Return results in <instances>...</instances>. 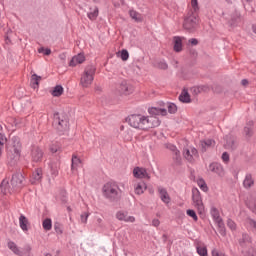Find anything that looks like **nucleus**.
<instances>
[{"label": "nucleus", "instance_id": "f257e3e1", "mask_svg": "<svg viewBox=\"0 0 256 256\" xmlns=\"http://www.w3.org/2000/svg\"><path fill=\"white\" fill-rule=\"evenodd\" d=\"M127 122L130 127L134 129H153L161 125L159 118L155 116H145L141 114H132L127 118Z\"/></svg>", "mask_w": 256, "mask_h": 256}, {"label": "nucleus", "instance_id": "f03ea898", "mask_svg": "<svg viewBox=\"0 0 256 256\" xmlns=\"http://www.w3.org/2000/svg\"><path fill=\"white\" fill-rule=\"evenodd\" d=\"M9 185V181L3 180L0 185V191L3 195H7V193H13L16 189H21L23 185H25V176L21 172H17L12 175V179L10 182L11 187L7 188Z\"/></svg>", "mask_w": 256, "mask_h": 256}, {"label": "nucleus", "instance_id": "7ed1b4c3", "mask_svg": "<svg viewBox=\"0 0 256 256\" xmlns=\"http://www.w3.org/2000/svg\"><path fill=\"white\" fill-rule=\"evenodd\" d=\"M13 145L7 148V159L11 165H15L21 157V142L17 137L12 138Z\"/></svg>", "mask_w": 256, "mask_h": 256}, {"label": "nucleus", "instance_id": "20e7f679", "mask_svg": "<svg viewBox=\"0 0 256 256\" xmlns=\"http://www.w3.org/2000/svg\"><path fill=\"white\" fill-rule=\"evenodd\" d=\"M95 71H97V69L93 65H88L85 67L84 72L80 78L81 87L84 89H89V87L93 85V81L95 79Z\"/></svg>", "mask_w": 256, "mask_h": 256}, {"label": "nucleus", "instance_id": "39448f33", "mask_svg": "<svg viewBox=\"0 0 256 256\" xmlns=\"http://www.w3.org/2000/svg\"><path fill=\"white\" fill-rule=\"evenodd\" d=\"M53 127L59 135H65L69 131V120L63 114L54 113Z\"/></svg>", "mask_w": 256, "mask_h": 256}, {"label": "nucleus", "instance_id": "423d86ee", "mask_svg": "<svg viewBox=\"0 0 256 256\" xmlns=\"http://www.w3.org/2000/svg\"><path fill=\"white\" fill-rule=\"evenodd\" d=\"M120 192L121 189L119 188V184H117V182H107L102 188L103 196L110 201H115V199L119 197Z\"/></svg>", "mask_w": 256, "mask_h": 256}, {"label": "nucleus", "instance_id": "0eeeda50", "mask_svg": "<svg viewBox=\"0 0 256 256\" xmlns=\"http://www.w3.org/2000/svg\"><path fill=\"white\" fill-rule=\"evenodd\" d=\"M192 205L197 209L199 215L205 214V204L198 188H192Z\"/></svg>", "mask_w": 256, "mask_h": 256}, {"label": "nucleus", "instance_id": "6e6552de", "mask_svg": "<svg viewBox=\"0 0 256 256\" xmlns=\"http://www.w3.org/2000/svg\"><path fill=\"white\" fill-rule=\"evenodd\" d=\"M199 26V17L196 14H191L184 19L183 27L186 31L193 32Z\"/></svg>", "mask_w": 256, "mask_h": 256}, {"label": "nucleus", "instance_id": "1a4fd4ad", "mask_svg": "<svg viewBox=\"0 0 256 256\" xmlns=\"http://www.w3.org/2000/svg\"><path fill=\"white\" fill-rule=\"evenodd\" d=\"M183 157L189 161V163H195V160L199 159V151H197V148L190 146L184 149Z\"/></svg>", "mask_w": 256, "mask_h": 256}, {"label": "nucleus", "instance_id": "9d476101", "mask_svg": "<svg viewBox=\"0 0 256 256\" xmlns=\"http://www.w3.org/2000/svg\"><path fill=\"white\" fill-rule=\"evenodd\" d=\"M209 171H211V173H215L220 179H223L226 174L223 165L217 162H213L209 165Z\"/></svg>", "mask_w": 256, "mask_h": 256}, {"label": "nucleus", "instance_id": "9b49d317", "mask_svg": "<svg viewBox=\"0 0 256 256\" xmlns=\"http://www.w3.org/2000/svg\"><path fill=\"white\" fill-rule=\"evenodd\" d=\"M116 219L118 221H124V223H135V216H129V212L120 210L116 213Z\"/></svg>", "mask_w": 256, "mask_h": 256}, {"label": "nucleus", "instance_id": "f8f14e48", "mask_svg": "<svg viewBox=\"0 0 256 256\" xmlns=\"http://www.w3.org/2000/svg\"><path fill=\"white\" fill-rule=\"evenodd\" d=\"M133 175L136 179H151L147 169L142 167H135L133 170Z\"/></svg>", "mask_w": 256, "mask_h": 256}, {"label": "nucleus", "instance_id": "ddd939ff", "mask_svg": "<svg viewBox=\"0 0 256 256\" xmlns=\"http://www.w3.org/2000/svg\"><path fill=\"white\" fill-rule=\"evenodd\" d=\"M31 157L32 161H34L35 163H39V161L43 159V150H41L39 146H32Z\"/></svg>", "mask_w": 256, "mask_h": 256}, {"label": "nucleus", "instance_id": "4468645a", "mask_svg": "<svg viewBox=\"0 0 256 256\" xmlns=\"http://www.w3.org/2000/svg\"><path fill=\"white\" fill-rule=\"evenodd\" d=\"M215 147V140L213 139H206L200 141V149L202 153H205V151H209V149H213Z\"/></svg>", "mask_w": 256, "mask_h": 256}, {"label": "nucleus", "instance_id": "2eb2a0df", "mask_svg": "<svg viewBox=\"0 0 256 256\" xmlns=\"http://www.w3.org/2000/svg\"><path fill=\"white\" fill-rule=\"evenodd\" d=\"M133 187L136 195H143L147 191V183L143 181L136 182Z\"/></svg>", "mask_w": 256, "mask_h": 256}, {"label": "nucleus", "instance_id": "dca6fc26", "mask_svg": "<svg viewBox=\"0 0 256 256\" xmlns=\"http://www.w3.org/2000/svg\"><path fill=\"white\" fill-rule=\"evenodd\" d=\"M158 192H159L161 201L166 205H169V203H171V197L169 196L167 189L160 186L158 187Z\"/></svg>", "mask_w": 256, "mask_h": 256}, {"label": "nucleus", "instance_id": "f3484780", "mask_svg": "<svg viewBox=\"0 0 256 256\" xmlns=\"http://www.w3.org/2000/svg\"><path fill=\"white\" fill-rule=\"evenodd\" d=\"M166 149H169V151H172L174 154V159L176 160V163H181V152L177 149V146L168 143L165 145Z\"/></svg>", "mask_w": 256, "mask_h": 256}, {"label": "nucleus", "instance_id": "a211bd4d", "mask_svg": "<svg viewBox=\"0 0 256 256\" xmlns=\"http://www.w3.org/2000/svg\"><path fill=\"white\" fill-rule=\"evenodd\" d=\"M148 113L149 115H151V117H157V115H162L163 117H165V115H167V109L151 107L148 109Z\"/></svg>", "mask_w": 256, "mask_h": 256}, {"label": "nucleus", "instance_id": "6ab92c4d", "mask_svg": "<svg viewBox=\"0 0 256 256\" xmlns=\"http://www.w3.org/2000/svg\"><path fill=\"white\" fill-rule=\"evenodd\" d=\"M120 93L123 95H131L133 93V86L129 85L126 80L120 83Z\"/></svg>", "mask_w": 256, "mask_h": 256}, {"label": "nucleus", "instance_id": "aec40b11", "mask_svg": "<svg viewBox=\"0 0 256 256\" xmlns=\"http://www.w3.org/2000/svg\"><path fill=\"white\" fill-rule=\"evenodd\" d=\"M85 61V55L83 54H78L74 57H72L69 66L70 67H77V65H81V63H84Z\"/></svg>", "mask_w": 256, "mask_h": 256}, {"label": "nucleus", "instance_id": "412c9836", "mask_svg": "<svg viewBox=\"0 0 256 256\" xmlns=\"http://www.w3.org/2000/svg\"><path fill=\"white\" fill-rule=\"evenodd\" d=\"M254 185L255 180H253V175H251V173H247L243 181L244 189H251V187H253Z\"/></svg>", "mask_w": 256, "mask_h": 256}, {"label": "nucleus", "instance_id": "4be33fe9", "mask_svg": "<svg viewBox=\"0 0 256 256\" xmlns=\"http://www.w3.org/2000/svg\"><path fill=\"white\" fill-rule=\"evenodd\" d=\"M41 179H43V171L41 169H36L35 172L32 173L31 183L35 185V183H40Z\"/></svg>", "mask_w": 256, "mask_h": 256}, {"label": "nucleus", "instance_id": "5701e85b", "mask_svg": "<svg viewBox=\"0 0 256 256\" xmlns=\"http://www.w3.org/2000/svg\"><path fill=\"white\" fill-rule=\"evenodd\" d=\"M7 246H8V249H10V251L14 253V255H18V256L24 255L23 251H21V249L19 248V246H17L15 242L9 241Z\"/></svg>", "mask_w": 256, "mask_h": 256}, {"label": "nucleus", "instance_id": "b1692460", "mask_svg": "<svg viewBox=\"0 0 256 256\" xmlns=\"http://www.w3.org/2000/svg\"><path fill=\"white\" fill-rule=\"evenodd\" d=\"M19 225H20V229H22V231H24V233H27V231H29V219H27V217H25V215L21 214L19 217Z\"/></svg>", "mask_w": 256, "mask_h": 256}, {"label": "nucleus", "instance_id": "393cba45", "mask_svg": "<svg viewBox=\"0 0 256 256\" xmlns=\"http://www.w3.org/2000/svg\"><path fill=\"white\" fill-rule=\"evenodd\" d=\"M174 41V51L176 53H181L183 51V39L179 36L173 38Z\"/></svg>", "mask_w": 256, "mask_h": 256}, {"label": "nucleus", "instance_id": "a878e982", "mask_svg": "<svg viewBox=\"0 0 256 256\" xmlns=\"http://www.w3.org/2000/svg\"><path fill=\"white\" fill-rule=\"evenodd\" d=\"M88 19L90 21H95L99 17V8L97 6L90 7V11L87 13Z\"/></svg>", "mask_w": 256, "mask_h": 256}, {"label": "nucleus", "instance_id": "bb28decb", "mask_svg": "<svg viewBox=\"0 0 256 256\" xmlns=\"http://www.w3.org/2000/svg\"><path fill=\"white\" fill-rule=\"evenodd\" d=\"M217 227H218V231L220 233V235H222V237H225V235H227V231L225 229V223H223V219L220 218L218 220H214Z\"/></svg>", "mask_w": 256, "mask_h": 256}, {"label": "nucleus", "instance_id": "cd10ccee", "mask_svg": "<svg viewBox=\"0 0 256 256\" xmlns=\"http://www.w3.org/2000/svg\"><path fill=\"white\" fill-rule=\"evenodd\" d=\"M129 15L136 23H141L143 21V15L135 10H130Z\"/></svg>", "mask_w": 256, "mask_h": 256}, {"label": "nucleus", "instance_id": "c85d7f7f", "mask_svg": "<svg viewBox=\"0 0 256 256\" xmlns=\"http://www.w3.org/2000/svg\"><path fill=\"white\" fill-rule=\"evenodd\" d=\"M251 243L252 238L249 234H243L242 238L239 240V245H241V247H247V245H251Z\"/></svg>", "mask_w": 256, "mask_h": 256}, {"label": "nucleus", "instance_id": "c756f323", "mask_svg": "<svg viewBox=\"0 0 256 256\" xmlns=\"http://www.w3.org/2000/svg\"><path fill=\"white\" fill-rule=\"evenodd\" d=\"M224 147L229 151H235L237 149V142L233 138H228Z\"/></svg>", "mask_w": 256, "mask_h": 256}, {"label": "nucleus", "instance_id": "7c9ffc66", "mask_svg": "<svg viewBox=\"0 0 256 256\" xmlns=\"http://www.w3.org/2000/svg\"><path fill=\"white\" fill-rule=\"evenodd\" d=\"M39 81H41V76L37 74H33L31 76L30 85L32 89H38L39 88Z\"/></svg>", "mask_w": 256, "mask_h": 256}, {"label": "nucleus", "instance_id": "2f4dec72", "mask_svg": "<svg viewBox=\"0 0 256 256\" xmlns=\"http://www.w3.org/2000/svg\"><path fill=\"white\" fill-rule=\"evenodd\" d=\"M63 86L56 85L53 90L51 91L52 97H61L63 95Z\"/></svg>", "mask_w": 256, "mask_h": 256}, {"label": "nucleus", "instance_id": "473e14b6", "mask_svg": "<svg viewBox=\"0 0 256 256\" xmlns=\"http://www.w3.org/2000/svg\"><path fill=\"white\" fill-rule=\"evenodd\" d=\"M42 227L44 231H51V229H53V221L51 218L44 219L42 222Z\"/></svg>", "mask_w": 256, "mask_h": 256}, {"label": "nucleus", "instance_id": "72a5a7b5", "mask_svg": "<svg viewBox=\"0 0 256 256\" xmlns=\"http://www.w3.org/2000/svg\"><path fill=\"white\" fill-rule=\"evenodd\" d=\"M179 101L182 103H191V96L188 91H183L179 96Z\"/></svg>", "mask_w": 256, "mask_h": 256}, {"label": "nucleus", "instance_id": "f704fd0d", "mask_svg": "<svg viewBox=\"0 0 256 256\" xmlns=\"http://www.w3.org/2000/svg\"><path fill=\"white\" fill-rule=\"evenodd\" d=\"M197 185L204 193H207V191H209V187L207 186V182H205V179L199 178L197 180Z\"/></svg>", "mask_w": 256, "mask_h": 256}, {"label": "nucleus", "instance_id": "c9c22d12", "mask_svg": "<svg viewBox=\"0 0 256 256\" xmlns=\"http://www.w3.org/2000/svg\"><path fill=\"white\" fill-rule=\"evenodd\" d=\"M78 167H81V159H79V157L77 156H73L71 164L72 171H77Z\"/></svg>", "mask_w": 256, "mask_h": 256}, {"label": "nucleus", "instance_id": "e433bc0d", "mask_svg": "<svg viewBox=\"0 0 256 256\" xmlns=\"http://www.w3.org/2000/svg\"><path fill=\"white\" fill-rule=\"evenodd\" d=\"M246 205H247L248 209H250V211H252V213L256 214V199L255 198L248 200L246 202Z\"/></svg>", "mask_w": 256, "mask_h": 256}, {"label": "nucleus", "instance_id": "4c0bfd02", "mask_svg": "<svg viewBox=\"0 0 256 256\" xmlns=\"http://www.w3.org/2000/svg\"><path fill=\"white\" fill-rule=\"evenodd\" d=\"M210 215L214 221L221 219V215L219 214V210L216 207H211Z\"/></svg>", "mask_w": 256, "mask_h": 256}, {"label": "nucleus", "instance_id": "58836bf2", "mask_svg": "<svg viewBox=\"0 0 256 256\" xmlns=\"http://www.w3.org/2000/svg\"><path fill=\"white\" fill-rule=\"evenodd\" d=\"M7 143V137L5 134L0 133V157L3 155V149L5 148V144Z\"/></svg>", "mask_w": 256, "mask_h": 256}, {"label": "nucleus", "instance_id": "ea45409f", "mask_svg": "<svg viewBox=\"0 0 256 256\" xmlns=\"http://www.w3.org/2000/svg\"><path fill=\"white\" fill-rule=\"evenodd\" d=\"M117 57H120L122 61H127L129 59V51L123 49L121 52L117 54Z\"/></svg>", "mask_w": 256, "mask_h": 256}, {"label": "nucleus", "instance_id": "a19ab883", "mask_svg": "<svg viewBox=\"0 0 256 256\" xmlns=\"http://www.w3.org/2000/svg\"><path fill=\"white\" fill-rule=\"evenodd\" d=\"M166 107H167L169 113H171V114L177 113V105L175 103L168 102L166 104Z\"/></svg>", "mask_w": 256, "mask_h": 256}, {"label": "nucleus", "instance_id": "79ce46f5", "mask_svg": "<svg viewBox=\"0 0 256 256\" xmlns=\"http://www.w3.org/2000/svg\"><path fill=\"white\" fill-rule=\"evenodd\" d=\"M186 215H188V217H191L193 221H199V217H197V213L193 209L186 210Z\"/></svg>", "mask_w": 256, "mask_h": 256}, {"label": "nucleus", "instance_id": "37998d69", "mask_svg": "<svg viewBox=\"0 0 256 256\" xmlns=\"http://www.w3.org/2000/svg\"><path fill=\"white\" fill-rule=\"evenodd\" d=\"M196 251L200 256H207V247L205 246H197Z\"/></svg>", "mask_w": 256, "mask_h": 256}, {"label": "nucleus", "instance_id": "c03bdc74", "mask_svg": "<svg viewBox=\"0 0 256 256\" xmlns=\"http://www.w3.org/2000/svg\"><path fill=\"white\" fill-rule=\"evenodd\" d=\"M54 230L56 231L57 235H62L63 234V225L61 223L56 222L54 224Z\"/></svg>", "mask_w": 256, "mask_h": 256}, {"label": "nucleus", "instance_id": "a18cd8bd", "mask_svg": "<svg viewBox=\"0 0 256 256\" xmlns=\"http://www.w3.org/2000/svg\"><path fill=\"white\" fill-rule=\"evenodd\" d=\"M246 225L250 227V229H254V231H256V220L248 218L246 220Z\"/></svg>", "mask_w": 256, "mask_h": 256}, {"label": "nucleus", "instance_id": "49530a36", "mask_svg": "<svg viewBox=\"0 0 256 256\" xmlns=\"http://www.w3.org/2000/svg\"><path fill=\"white\" fill-rule=\"evenodd\" d=\"M89 215H91L89 212H83L80 215V221L81 223L87 224V220L89 219Z\"/></svg>", "mask_w": 256, "mask_h": 256}, {"label": "nucleus", "instance_id": "de8ad7c7", "mask_svg": "<svg viewBox=\"0 0 256 256\" xmlns=\"http://www.w3.org/2000/svg\"><path fill=\"white\" fill-rule=\"evenodd\" d=\"M227 226L229 229H231V231H235V229H237V224H235V222L231 219L227 220Z\"/></svg>", "mask_w": 256, "mask_h": 256}, {"label": "nucleus", "instance_id": "09e8293b", "mask_svg": "<svg viewBox=\"0 0 256 256\" xmlns=\"http://www.w3.org/2000/svg\"><path fill=\"white\" fill-rule=\"evenodd\" d=\"M244 256H256L255 248H249L248 251L244 253Z\"/></svg>", "mask_w": 256, "mask_h": 256}, {"label": "nucleus", "instance_id": "8fccbe9b", "mask_svg": "<svg viewBox=\"0 0 256 256\" xmlns=\"http://www.w3.org/2000/svg\"><path fill=\"white\" fill-rule=\"evenodd\" d=\"M191 6L195 12L199 11V2L197 0H191Z\"/></svg>", "mask_w": 256, "mask_h": 256}, {"label": "nucleus", "instance_id": "3c124183", "mask_svg": "<svg viewBox=\"0 0 256 256\" xmlns=\"http://www.w3.org/2000/svg\"><path fill=\"white\" fill-rule=\"evenodd\" d=\"M244 133L247 137H251L253 135V128L251 127H245L244 128Z\"/></svg>", "mask_w": 256, "mask_h": 256}, {"label": "nucleus", "instance_id": "603ef678", "mask_svg": "<svg viewBox=\"0 0 256 256\" xmlns=\"http://www.w3.org/2000/svg\"><path fill=\"white\" fill-rule=\"evenodd\" d=\"M50 169H51V175H53V177H57V175H59V170L57 169V166H52L50 165Z\"/></svg>", "mask_w": 256, "mask_h": 256}, {"label": "nucleus", "instance_id": "864d4df0", "mask_svg": "<svg viewBox=\"0 0 256 256\" xmlns=\"http://www.w3.org/2000/svg\"><path fill=\"white\" fill-rule=\"evenodd\" d=\"M38 53H44V55H51V49L49 48H39Z\"/></svg>", "mask_w": 256, "mask_h": 256}, {"label": "nucleus", "instance_id": "5fc2aeb1", "mask_svg": "<svg viewBox=\"0 0 256 256\" xmlns=\"http://www.w3.org/2000/svg\"><path fill=\"white\" fill-rule=\"evenodd\" d=\"M158 67L160 69H167L168 65H167V62L165 60H162L158 63Z\"/></svg>", "mask_w": 256, "mask_h": 256}, {"label": "nucleus", "instance_id": "6e6d98bb", "mask_svg": "<svg viewBox=\"0 0 256 256\" xmlns=\"http://www.w3.org/2000/svg\"><path fill=\"white\" fill-rule=\"evenodd\" d=\"M212 256H226V255L223 252H219V250H217V249H213Z\"/></svg>", "mask_w": 256, "mask_h": 256}, {"label": "nucleus", "instance_id": "4d7b16f0", "mask_svg": "<svg viewBox=\"0 0 256 256\" xmlns=\"http://www.w3.org/2000/svg\"><path fill=\"white\" fill-rule=\"evenodd\" d=\"M61 148L59 147V145H52L50 147V151L51 153H57V151H59Z\"/></svg>", "mask_w": 256, "mask_h": 256}, {"label": "nucleus", "instance_id": "13d9d810", "mask_svg": "<svg viewBox=\"0 0 256 256\" xmlns=\"http://www.w3.org/2000/svg\"><path fill=\"white\" fill-rule=\"evenodd\" d=\"M222 160H223L225 163H229V153L224 152V153L222 154Z\"/></svg>", "mask_w": 256, "mask_h": 256}, {"label": "nucleus", "instance_id": "bf43d9fd", "mask_svg": "<svg viewBox=\"0 0 256 256\" xmlns=\"http://www.w3.org/2000/svg\"><path fill=\"white\" fill-rule=\"evenodd\" d=\"M159 225H161V221H159V219L155 218L152 220L153 227H159Z\"/></svg>", "mask_w": 256, "mask_h": 256}, {"label": "nucleus", "instance_id": "052dcab7", "mask_svg": "<svg viewBox=\"0 0 256 256\" xmlns=\"http://www.w3.org/2000/svg\"><path fill=\"white\" fill-rule=\"evenodd\" d=\"M31 246L30 245H26L24 246V253H26V255L29 256V253H31Z\"/></svg>", "mask_w": 256, "mask_h": 256}, {"label": "nucleus", "instance_id": "680f3d73", "mask_svg": "<svg viewBox=\"0 0 256 256\" xmlns=\"http://www.w3.org/2000/svg\"><path fill=\"white\" fill-rule=\"evenodd\" d=\"M189 43H191V45H198L199 41L197 39H195V38H191L189 40Z\"/></svg>", "mask_w": 256, "mask_h": 256}, {"label": "nucleus", "instance_id": "e2e57ef3", "mask_svg": "<svg viewBox=\"0 0 256 256\" xmlns=\"http://www.w3.org/2000/svg\"><path fill=\"white\" fill-rule=\"evenodd\" d=\"M96 223H97L98 227H103V219L97 218Z\"/></svg>", "mask_w": 256, "mask_h": 256}, {"label": "nucleus", "instance_id": "0e129e2a", "mask_svg": "<svg viewBox=\"0 0 256 256\" xmlns=\"http://www.w3.org/2000/svg\"><path fill=\"white\" fill-rule=\"evenodd\" d=\"M59 59H61V61H65V59H67V56L65 55V53H62L59 55Z\"/></svg>", "mask_w": 256, "mask_h": 256}, {"label": "nucleus", "instance_id": "69168bd1", "mask_svg": "<svg viewBox=\"0 0 256 256\" xmlns=\"http://www.w3.org/2000/svg\"><path fill=\"white\" fill-rule=\"evenodd\" d=\"M248 83H249V81H248L247 79H243V80L241 81V84H242V85H248Z\"/></svg>", "mask_w": 256, "mask_h": 256}, {"label": "nucleus", "instance_id": "338daca9", "mask_svg": "<svg viewBox=\"0 0 256 256\" xmlns=\"http://www.w3.org/2000/svg\"><path fill=\"white\" fill-rule=\"evenodd\" d=\"M14 125L16 127H21V124H19V120H14Z\"/></svg>", "mask_w": 256, "mask_h": 256}, {"label": "nucleus", "instance_id": "774afa93", "mask_svg": "<svg viewBox=\"0 0 256 256\" xmlns=\"http://www.w3.org/2000/svg\"><path fill=\"white\" fill-rule=\"evenodd\" d=\"M252 31H253V33H255V35H256V24L252 25Z\"/></svg>", "mask_w": 256, "mask_h": 256}]
</instances>
